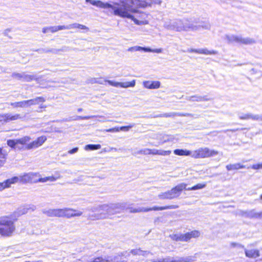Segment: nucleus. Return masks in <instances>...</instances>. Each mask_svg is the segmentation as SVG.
Returning <instances> with one entry per match:
<instances>
[{
	"instance_id": "nucleus-47",
	"label": "nucleus",
	"mask_w": 262,
	"mask_h": 262,
	"mask_svg": "<svg viewBox=\"0 0 262 262\" xmlns=\"http://www.w3.org/2000/svg\"><path fill=\"white\" fill-rule=\"evenodd\" d=\"M246 129V128H235V129H228V130H227V131H230L231 132H236V131L244 130V129Z\"/></svg>"
},
{
	"instance_id": "nucleus-8",
	"label": "nucleus",
	"mask_w": 262,
	"mask_h": 262,
	"mask_svg": "<svg viewBox=\"0 0 262 262\" xmlns=\"http://www.w3.org/2000/svg\"><path fill=\"white\" fill-rule=\"evenodd\" d=\"M47 140V137L45 136H41L38 137L35 140L29 143L26 145L25 149L30 150L37 148L43 144Z\"/></svg>"
},
{
	"instance_id": "nucleus-30",
	"label": "nucleus",
	"mask_w": 262,
	"mask_h": 262,
	"mask_svg": "<svg viewBox=\"0 0 262 262\" xmlns=\"http://www.w3.org/2000/svg\"><path fill=\"white\" fill-rule=\"evenodd\" d=\"M170 238L176 242H183V234H174L170 236Z\"/></svg>"
},
{
	"instance_id": "nucleus-26",
	"label": "nucleus",
	"mask_w": 262,
	"mask_h": 262,
	"mask_svg": "<svg viewBox=\"0 0 262 262\" xmlns=\"http://www.w3.org/2000/svg\"><path fill=\"white\" fill-rule=\"evenodd\" d=\"M7 153L3 148L0 147V166L5 162Z\"/></svg>"
},
{
	"instance_id": "nucleus-12",
	"label": "nucleus",
	"mask_w": 262,
	"mask_h": 262,
	"mask_svg": "<svg viewBox=\"0 0 262 262\" xmlns=\"http://www.w3.org/2000/svg\"><path fill=\"white\" fill-rule=\"evenodd\" d=\"M66 26L64 25H60L58 26H51V27H44L42 29V32L43 33H54L59 30H65Z\"/></svg>"
},
{
	"instance_id": "nucleus-35",
	"label": "nucleus",
	"mask_w": 262,
	"mask_h": 262,
	"mask_svg": "<svg viewBox=\"0 0 262 262\" xmlns=\"http://www.w3.org/2000/svg\"><path fill=\"white\" fill-rule=\"evenodd\" d=\"M7 144L9 147H10L11 148H15V146L16 145H17V139H16V140H12V139L8 140L7 141Z\"/></svg>"
},
{
	"instance_id": "nucleus-6",
	"label": "nucleus",
	"mask_w": 262,
	"mask_h": 262,
	"mask_svg": "<svg viewBox=\"0 0 262 262\" xmlns=\"http://www.w3.org/2000/svg\"><path fill=\"white\" fill-rule=\"evenodd\" d=\"M22 183H37L40 182V174L37 172L25 173L20 177Z\"/></svg>"
},
{
	"instance_id": "nucleus-36",
	"label": "nucleus",
	"mask_w": 262,
	"mask_h": 262,
	"mask_svg": "<svg viewBox=\"0 0 262 262\" xmlns=\"http://www.w3.org/2000/svg\"><path fill=\"white\" fill-rule=\"evenodd\" d=\"M34 79H35L34 76L33 75L24 74L23 81L30 82V81H32Z\"/></svg>"
},
{
	"instance_id": "nucleus-21",
	"label": "nucleus",
	"mask_w": 262,
	"mask_h": 262,
	"mask_svg": "<svg viewBox=\"0 0 262 262\" xmlns=\"http://www.w3.org/2000/svg\"><path fill=\"white\" fill-rule=\"evenodd\" d=\"M226 168L227 170L230 171L244 168H245V166L243 164H241V163H235L233 164L227 165L226 166Z\"/></svg>"
},
{
	"instance_id": "nucleus-51",
	"label": "nucleus",
	"mask_w": 262,
	"mask_h": 262,
	"mask_svg": "<svg viewBox=\"0 0 262 262\" xmlns=\"http://www.w3.org/2000/svg\"><path fill=\"white\" fill-rule=\"evenodd\" d=\"M89 118V117H83L81 118H82V119H88Z\"/></svg>"
},
{
	"instance_id": "nucleus-37",
	"label": "nucleus",
	"mask_w": 262,
	"mask_h": 262,
	"mask_svg": "<svg viewBox=\"0 0 262 262\" xmlns=\"http://www.w3.org/2000/svg\"><path fill=\"white\" fill-rule=\"evenodd\" d=\"M23 75H24L20 73H13L12 75V77L15 79L21 80L23 81Z\"/></svg>"
},
{
	"instance_id": "nucleus-19",
	"label": "nucleus",
	"mask_w": 262,
	"mask_h": 262,
	"mask_svg": "<svg viewBox=\"0 0 262 262\" xmlns=\"http://www.w3.org/2000/svg\"><path fill=\"white\" fill-rule=\"evenodd\" d=\"M18 182H20V178L18 177H13L10 179H7L4 183L6 188H9L11 184H15Z\"/></svg>"
},
{
	"instance_id": "nucleus-41",
	"label": "nucleus",
	"mask_w": 262,
	"mask_h": 262,
	"mask_svg": "<svg viewBox=\"0 0 262 262\" xmlns=\"http://www.w3.org/2000/svg\"><path fill=\"white\" fill-rule=\"evenodd\" d=\"M253 118V116L250 114H245L239 116V119L241 120H248Z\"/></svg>"
},
{
	"instance_id": "nucleus-22",
	"label": "nucleus",
	"mask_w": 262,
	"mask_h": 262,
	"mask_svg": "<svg viewBox=\"0 0 262 262\" xmlns=\"http://www.w3.org/2000/svg\"><path fill=\"white\" fill-rule=\"evenodd\" d=\"M72 28L85 30L86 31L89 30L88 27L79 24H73L68 26H66V29H70Z\"/></svg>"
},
{
	"instance_id": "nucleus-15",
	"label": "nucleus",
	"mask_w": 262,
	"mask_h": 262,
	"mask_svg": "<svg viewBox=\"0 0 262 262\" xmlns=\"http://www.w3.org/2000/svg\"><path fill=\"white\" fill-rule=\"evenodd\" d=\"M161 83L159 81H145L143 82L144 86L148 89H156L160 86Z\"/></svg>"
},
{
	"instance_id": "nucleus-45",
	"label": "nucleus",
	"mask_w": 262,
	"mask_h": 262,
	"mask_svg": "<svg viewBox=\"0 0 262 262\" xmlns=\"http://www.w3.org/2000/svg\"><path fill=\"white\" fill-rule=\"evenodd\" d=\"M107 132H119V127H115L106 130Z\"/></svg>"
},
{
	"instance_id": "nucleus-20",
	"label": "nucleus",
	"mask_w": 262,
	"mask_h": 262,
	"mask_svg": "<svg viewBox=\"0 0 262 262\" xmlns=\"http://www.w3.org/2000/svg\"><path fill=\"white\" fill-rule=\"evenodd\" d=\"M149 155L166 156L171 154L170 150H159L157 149H149Z\"/></svg>"
},
{
	"instance_id": "nucleus-2",
	"label": "nucleus",
	"mask_w": 262,
	"mask_h": 262,
	"mask_svg": "<svg viewBox=\"0 0 262 262\" xmlns=\"http://www.w3.org/2000/svg\"><path fill=\"white\" fill-rule=\"evenodd\" d=\"M122 4V6L125 9L124 15H129L133 16L131 13H137L139 12L138 8H144L150 6L152 4L160 5L161 0H120Z\"/></svg>"
},
{
	"instance_id": "nucleus-1",
	"label": "nucleus",
	"mask_w": 262,
	"mask_h": 262,
	"mask_svg": "<svg viewBox=\"0 0 262 262\" xmlns=\"http://www.w3.org/2000/svg\"><path fill=\"white\" fill-rule=\"evenodd\" d=\"M18 219L15 213L0 216V236H12L16 231L15 223Z\"/></svg>"
},
{
	"instance_id": "nucleus-5",
	"label": "nucleus",
	"mask_w": 262,
	"mask_h": 262,
	"mask_svg": "<svg viewBox=\"0 0 262 262\" xmlns=\"http://www.w3.org/2000/svg\"><path fill=\"white\" fill-rule=\"evenodd\" d=\"M179 207V206L177 205H167L162 207H158L154 206L153 207L150 208H135L133 207H129L128 208L129 211L130 213H137L141 212H148L150 211H159V210H163L166 209H177Z\"/></svg>"
},
{
	"instance_id": "nucleus-25",
	"label": "nucleus",
	"mask_w": 262,
	"mask_h": 262,
	"mask_svg": "<svg viewBox=\"0 0 262 262\" xmlns=\"http://www.w3.org/2000/svg\"><path fill=\"white\" fill-rule=\"evenodd\" d=\"M173 153L178 156H189L191 154V151L183 149H176L174 150Z\"/></svg>"
},
{
	"instance_id": "nucleus-50",
	"label": "nucleus",
	"mask_w": 262,
	"mask_h": 262,
	"mask_svg": "<svg viewBox=\"0 0 262 262\" xmlns=\"http://www.w3.org/2000/svg\"><path fill=\"white\" fill-rule=\"evenodd\" d=\"M151 262H167L165 259H161L157 260H152Z\"/></svg>"
},
{
	"instance_id": "nucleus-42",
	"label": "nucleus",
	"mask_w": 262,
	"mask_h": 262,
	"mask_svg": "<svg viewBox=\"0 0 262 262\" xmlns=\"http://www.w3.org/2000/svg\"><path fill=\"white\" fill-rule=\"evenodd\" d=\"M129 18H131L135 23V24H137V25H141V24H146V23H144L143 21H139L137 19V17H129Z\"/></svg>"
},
{
	"instance_id": "nucleus-16",
	"label": "nucleus",
	"mask_w": 262,
	"mask_h": 262,
	"mask_svg": "<svg viewBox=\"0 0 262 262\" xmlns=\"http://www.w3.org/2000/svg\"><path fill=\"white\" fill-rule=\"evenodd\" d=\"M46 99L43 97H37L35 98L26 100V106H29L31 105L38 104L41 103L45 102Z\"/></svg>"
},
{
	"instance_id": "nucleus-49",
	"label": "nucleus",
	"mask_w": 262,
	"mask_h": 262,
	"mask_svg": "<svg viewBox=\"0 0 262 262\" xmlns=\"http://www.w3.org/2000/svg\"><path fill=\"white\" fill-rule=\"evenodd\" d=\"M6 188V187H5V186L4 185V182H0V191H2Z\"/></svg>"
},
{
	"instance_id": "nucleus-23",
	"label": "nucleus",
	"mask_w": 262,
	"mask_h": 262,
	"mask_svg": "<svg viewBox=\"0 0 262 262\" xmlns=\"http://www.w3.org/2000/svg\"><path fill=\"white\" fill-rule=\"evenodd\" d=\"M31 138L29 136H24L21 138L17 139V144H21L23 146H25V148L26 145L29 143L28 142L30 141Z\"/></svg>"
},
{
	"instance_id": "nucleus-38",
	"label": "nucleus",
	"mask_w": 262,
	"mask_h": 262,
	"mask_svg": "<svg viewBox=\"0 0 262 262\" xmlns=\"http://www.w3.org/2000/svg\"><path fill=\"white\" fill-rule=\"evenodd\" d=\"M134 126V124H130L127 126H122L119 127V131H128L131 128Z\"/></svg>"
},
{
	"instance_id": "nucleus-24",
	"label": "nucleus",
	"mask_w": 262,
	"mask_h": 262,
	"mask_svg": "<svg viewBox=\"0 0 262 262\" xmlns=\"http://www.w3.org/2000/svg\"><path fill=\"white\" fill-rule=\"evenodd\" d=\"M89 262H115L111 257L103 258L102 256H99L94 258L92 260Z\"/></svg>"
},
{
	"instance_id": "nucleus-28",
	"label": "nucleus",
	"mask_w": 262,
	"mask_h": 262,
	"mask_svg": "<svg viewBox=\"0 0 262 262\" xmlns=\"http://www.w3.org/2000/svg\"><path fill=\"white\" fill-rule=\"evenodd\" d=\"M101 147L100 144H88L85 146V149L86 150H97L99 149Z\"/></svg>"
},
{
	"instance_id": "nucleus-29",
	"label": "nucleus",
	"mask_w": 262,
	"mask_h": 262,
	"mask_svg": "<svg viewBox=\"0 0 262 262\" xmlns=\"http://www.w3.org/2000/svg\"><path fill=\"white\" fill-rule=\"evenodd\" d=\"M235 40L241 43L246 45L250 44L253 42V41L250 39H245L239 37H236Z\"/></svg>"
},
{
	"instance_id": "nucleus-31",
	"label": "nucleus",
	"mask_w": 262,
	"mask_h": 262,
	"mask_svg": "<svg viewBox=\"0 0 262 262\" xmlns=\"http://www.w3.org/2000/svg\"><path fill=\"white\" fill-rule=\"evenodd\" d=\"M11 105L14 107H24L26 106V100L11 103Z\"/></svg>"
},
{
	"instance_id": "nucleus-52",
	"label": "nucleus",
	"mask_w": 262,
	"mask_h": 262,
	"mask_svg": "<svg viewBox=\"0 0 262 262\" xmlns=\"http://www.w3.org/2000/svg\"><path fill=\"white\" fill-rule=\"evenodd\" d=\"M260 199L262 200V194L260 195Z\"/></svg>"
},
{
	"instance_id": "nucleus-13",
	"label": "nucleus",
	"mask_w": 262,
	"mask_h": 262,
	"mask_svg": "<svg viewBox=\"0 0 262 262\" xmlns=\"http://www.w3.org/2000/svg\"><path fill=\"white\" fill-rule=\"evenodd\" d=\"M186 184L185 183H181L171 189V192L175 196V198L179 196L181 192L184 189H186Z\"/></svg>"
},
{
	"instance_id": "nucleus-17",
	"label": "nucleus",
	"mask_w": 262,
	"mask_h": 262,
	"mask_svg": "<svg viewBox=\"0 0 262 262\" xmlns=\"http://www.w3.org/2000/svg\"><path fill=\"white\" fill-rule=\"evenodd\" d=\"M187 52L189 53H195L205 54V55H211V54H214L216 53V52L214 51H209L206 49H189L187 50Z\"/></svg>"
},
{
	"instance_id": "nucleus-7",
	"label": "nucleus",
	"mask_w": 262,
	"mask_h": 262,
	"mask_svg": "<svg viewBox=\"0 0 262 262\" xmlns=\"http://www.w3.org/2000/svg\"><path fill=\"white\" fill-rule=\"evenodd\" d=\"M22 119L23 117L19 114H0V122L3 123L21 120Z\"/></svg>"
},
{
	"instance_id": "nucleus-33",
	"label": "nucleus",
	"mask_w": 262,
	"mask_h": 262,
	"mask_svg": "<svg viewBox=\"0 0 262 262\" xmlns=\"http://www.w3.org/2000/svg\"><path fill=\"white\" fill-rule=\"evenodd\" d=\"M206 185L205 184H197L195 185L187 188V190H193L196 189H202L205 187Z\"/></svg>"
},
{
	"instance_id": "nucleus-9",
	"label": "nucleus",
	"mask_w": 262,
	"mask_h": 262,
	"mask_svg": "<svg viewBox=\"0 0 262 262\" xmlns=\"http://www.w3.org/2000/svg\"><path fill=\"white\" fill-rule=\"evenodd\" d=\"M82 214L81 211L74 210L70 208H62V217L71 218L75 216H79Z\"/></svg>"
},
{
	"instance_id": "nucleus-10",
	"label": "nucleus",
	"mask_w": 262,
	"mask_h": 262,
	"mask_svg": "<svg viewBox=\"0 0 262 262\" xmlns=\"http://www.w3.org/2000/svg\"><path fill=\"white\" fill-rule=\"evenodd\" d=\"M250 248L245 250V253L246 257L249 258H256L260 256L259 250L254 248V244H250L249 245Z\"/></svg>"
},
{
	"instance_id": "nucleus-40",
	"label": "nucleus",
	"mask_w": 262,
	"mask_h": 262,
	"mask_svg": "<svg viewBox=\"0 0 262 262\" xmlns=\"http://www.w3.org/2000/svg\"><path fill=\"white\" fill-rule=\"evenodd\" d=\"M149 148H145L140 150L138 151V154L141 155H149Z\"/></svg>"
},
{
	"instance_id": "nucleus-4",
	"label": "nucleus",
	"mask_w": 262,
	"mask_h": 262,
	"mask_svg": "<svg viewBox=\"0 0 262 262\" xmlns=\"http://www.w3.org/2000/svg\"><path fill=\"white\" fill-rule=\"evenodd\" d=\"M219 154L217 150L208 147H201L193 151L191 157L194 159L207 158L215 156Z\"/></svg>"
},
{
	"instance_id": "nucleus-43",
	"label": "nucleus",
	"mask_w": 262,
	"mask_h": 262,
	"mask_svg": "<svg viewBox=\"0 0 262 262\" xmlns=\"http://www.w3.org/2000/svg\"><path fill=\"white\" fill-rule=\"evenodd\" d=\"M252 168L254 169H262V163L253 164Z\"/></svg>"
},
{
	"instance_id": "nucleus-3",
	"label": "nucleus",
	"mask_w": 262,
	"mask_h": 262,
	"mask_svg": "<svg viewBox=\"0 0 262 262\" xmlns=\"http://www.w3.org/2000/svg\"><path fill=\"white\" fill-rule=\"evenodd\" d=\"M86 3H90L91 5L95 6L97 7L107 9L109 11L113 12L115 15H118L119 16H132L131 15L127 14V15H124L125 9L122 6V4L120 2V4L116 3L114 5H112L108 3H103L100 1L97 0H85Z\"/></svg>"
},
{
	"instance_id": "nucleus-14",
	"label": "nucleus",
	"mask_w": 262,
	"mask_h": 262,
	"mask_svg": "<svg viewBox=\"0 0 262 262\" xmlns=\"http://www.w3.org/2000/svg\"><path fill=\"white\" fill-rule=\"evenodd\" d=\"M48 217H62V209H52L45 212Z\"/></svg>"
},
{
	"instance_id": "nucleus-44",
	"label": "nucleus",
	"mask_w": 262,
	"mask_h": 262,
	"mask_svg": "<svg viewBox=\"0 0 262 262\" xmlns=\"http://www.w3.org/2000/svg\"><path fill=\"white\" fill-rule=\"evenodd\" d=\"M47 107V106L45 105H42L41 104L39 107L38 110L37 111L38 113L42 112L43 111H45L46 108Z\"/></svg>"
},
{
	"instance_id": "nucleus-39",
	"label": "nucleus",
	"mask_w": 262,
	"mask_h": 262,
	"mask_svg": "<svg viewBox=\"0 0 262 262\" xmlns=\"http://www.w3.org/2000/svg\"><path fill=\"white\" fill-rule=\"evenodd\" d=\"M189 100L192 101H201L203 100V98L201 96H192L189 98Z\"/></svg>"
},
{
	"instance_id": "nucleus-46",
	"label": "nucleus",
	"mask_w": 262,
	"mask_h": 262,
	"mask_svg": "<svg viewBox=\"0 0 262 262\" xmlns=\"http://www.w3.org/2000/svg\"><path fill=\"white\" fill-rule=\"evenodd\" d=\"M231 246L233 247H238L239 248H244V246L243 245H239L236 243H232L231 244Z\"/></svg>"
},
{
	"instance_id": "nucleus-11",
	"label": "nucleus",
	"mask_w": 262,
	"mask_h": 262,
	"mask_svg": "<svg viewBox=\"0 0 262 262\" xmlns=\"http://www.w3.org/2000/svg\"><path fill=\"white\" fill-rule=\"evenodd\" d=\"M200 236V232L198 230H192L190 232L183 234V242H188L192 238H198Z\"/></svg>"
},
{
	"instance_id": "nucleus-32",
	"label": "nucleus",
	"mask_w": 262,
	"mask_h": 262,
	"mask_svg": "<svg viewBox=\"0 0 262 262\" xmlns=\"http://www.w3.org/2000/svg\"><path fill=\"white\" fill-rule=\"evenodd\" d=\"M163 199H172L175 198V196L171 192V190H168L163 194Z\"/></svg>"
},
{
	"instance_id": "nucleus-34",
	"label": "nucleus",
	"mask_w": 262,
	"mask_h": 262,
	"mask_svg": "<svg viewBox=\"0 0 262 262\" xmlns=\"http://www.w3.org/2000/svg\"><path fill=\"white\" fill-rule=\"evenodd\" d=\"M120 85L123 88L133 87L135 85V80H133L129 82H122Z\"/></svg>"
},
{
	"instance_id": "nucleus-18",
	"label": "nucleus",
	"mask_w": 262,
	"mask_h": 262,
	"mask_svg": "<svg viewBox=\"0 0 262 262\" xmlns=\"http://www.w3.org/2000/svg\"><path fill=\"white\" fill-rule=\"evenodd\" d=\"M130 253L134 256H145L149 254V252L142 250L141 248H137L131 250Z\"/></svg>"
},
{
	"instance_id": "nucleus-27",
	"label": "nucleus",
	"mask_w": 262,
	"mask_h": 262,
	"mask_svg": "<svg viewBox=\"0 0 262 262\" xmlns=\"http://www.w3.org/2000/svg\"><path fill=\"white\" fill-rule=\"evenodd\" d=\"M59 177H55L53 176L46 177L45 178H40V182L45 183L47 181L54 182L57 180Z\"/></svg>"
},
{
	"instance_id": "nucleus-48",
	"label": "nucleus",
	"mask_w": 262,
	"mask_h": 262,
	"mask_svg": "<svg viewBox=\"0 0 262 262\" xmlns=\"http://www.w3.org/2000/svg\"><path fill=\"white\" fill-rule=\"evenodd\" d=\"M78 149V147H75V148H73V149L70 150L68 152L70 154H74V153L77 152Z\"/></svg>"
}]
</instances>
